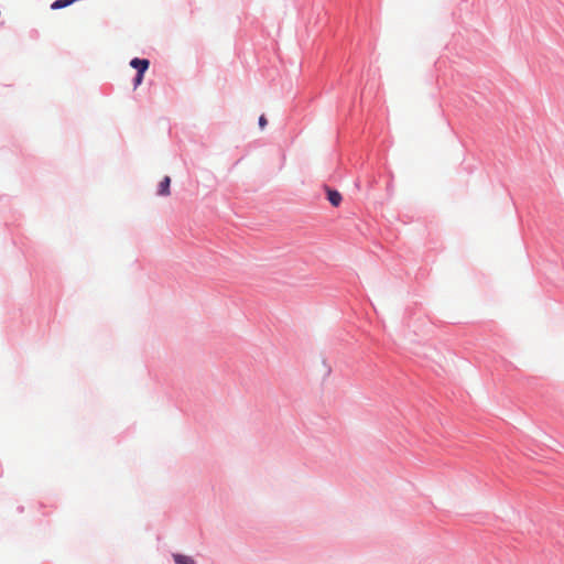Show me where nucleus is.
<instances>
[{
    "label": "nucleus",
    "instance_id": "obj_3",
    "mask_svg": "<svg viewBox=\"0 0 564 564\" xmlns=\"http://www.w3.org/2000/svg\"><path fill=\"white\" fill-rule=\"evenodd\" d=\"M149 61L148 59H140V58H133L131 62H130V65L138 69V73H145L147 69L149 68Z\"/></svg>",
    "mask_w": 564,
    "mask_h": 564
},
{
    "label": "nucleus",
    "instance_id": "obj_6",
    "mask_svg": "<svg viewBox=\"0 0 564 564\" xmlns=\"http://www.w3.org/2000/svg\"><path fill=\"white\" fill-rule=\"evenodd\" d=\"M267 123H268V120H267L265 116H264V115H261V116H260V118H259V126H260V128H261V129H264V127L267 126Z\"/></svg>",
    "mask_w": 564,
    "mask_h": 564
},
{
    "label": "nucleus",
    "instance_id": "obj_7",
    "mask_svg": "<svg viewBox=\"0 0 564 564\" xmlns=\"http://www.w3.org/2000/svg\"><path fill=\"white\" fill-rule=\"evenodd\" d=\"M143 74H144V73H138V74H137V77H135V79H134V86H135V87H137L138 85H140V84H141V82H142V79H143Z\"/></svg>",
    "mask_w": 564,
    "mask_h": 564
},
{
    "label": "nucleus",
    "instance_id": "obj_2",
    "mask_svg": "<svg viewBox=\"0 0 564 564\" xmlns=\"http://www.w3.org/2000/svg\"><path fill=\"white\" fill-rule=\"evenodd\" d=\"M170 185H171L170 176H164L163 180L159 184L158 195L169 196L170 195Z\"/></svg>",
    "mask_w": 564,
    "mask_h": 564
},
{
    "label": "nucleus",
    "instance_id": "obj_4",
    "mask_svg": "<svg viewBox=\"0 0 564 564\" xmlns=\"http://www.w3.org/2000/svg\"><path fill=\"white\" fill-rule=\"evenodd\" d=\"M76 0H56V1H54L51 4V9L52 10H59V9H63V8L67 7V6H70Z\"/></svg>",
    "mask_w": 564,
    "mask_h": 564
},
{
    "label": "nucleus",
    "instance_id": "obj_5",
    "mask_svg": "<svg viewBox=\"0 0 564 564\" xmlns=\"http://www.w3.org/2000/svg\"><path fill=\"white\" fill-rule=\"evenodd\" d=\"M174 561L176 564H195V561L191 556L182 554H175Z\"/></svg>",
    "mask_w": 564,
    "mask_h": 564
},
{
    "label": "nucleus",
    "instance_id": "obj_1",
    "mask_svg": "<svg viewBox=\"0 0 564 564\" xmlns=\"http://www.w3.org/2000/svg\"><path fill=\"white\" fill-rule=\"evenodd\" d=\"M325 189H326L327 199L329 200V203L334 207H338L343 199L341 194L338 191L332 189L329 187H325Z\"/></svg>",
    "mask_w": 564,
    "mask_h": 564
}]
</instances>
